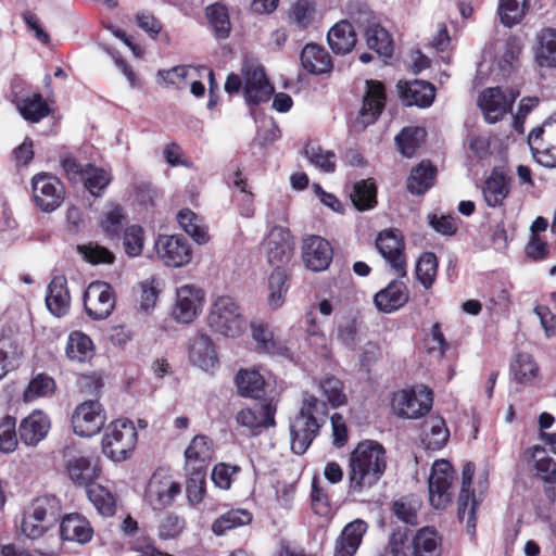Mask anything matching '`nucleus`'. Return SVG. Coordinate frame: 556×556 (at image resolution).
Listing matches in <instances>:
<instances>
[{
    "label": "nucleus",
    "mask_w": 556,
    "mask_h": 556,
    "mask_svg": "<svg viewBox=\"0 0 556 556\" xmlns=\"http://www.w3.org/2000/svg\"><path fill=\"white\" fill-rule=\"evenodd\" d=\"M388 456L383 445L374 440L361 441L349 457V489L352 494L369 491L387 470Z\"/></svg>",
    "instance_id": "f257e3e1"
},
{
    "label": "nucleus",
    "mask_w": 556,
    "mask_h": 556,
    "mask_svg": "<svg viewBox=\"0 0 556 556\" xmlns=\"http://www.w3.org/2000/svg\"><path fill=\"white\" fill-rule=\"evenodd\" d=\"M327 405L315 395L305 392L299 414L290 424L291 450L303 454L326 422Z\"/></svg>",
    "instance_id": "f03ea898"
},
{
    "label": "nucleus",
    "mask_w": 556,
    "mask_h": 556,
    "mask_svg": "<svg viewBox=\"0 0 556 556\" xmlns=\"http://www.w3.org/2000/svg\"><path fill=\"white\" fill-rule=\"evenodd\" d=\"M207 323L215 332L229 338L242 334L248 325L239 304L228 295H220L214 300Z\"/></svg>",
    "instance_id": "7ed1b4c3"
},
{
    "label": "nucleus",
    "mask_w": 556,
    "mask_h": 556,
    "mask_svg": "<svg viewBox=\"0 0 556 556\" xmlns=\"http://www.w3.org/2000/svg\"><path fill=\"white\" fill-rule=\"evenodd\" d=\"M137 430L132 421L117 419L111 422L102 439V451L113 462L130 457L137 443Z\"/></svg>",
    "instance_id": "20e7f679"
},
{
    "label": "nucleus",
    "mask_w": 556,
    "mask_h": 556,
    "mask_svg": "<svg viewBox=\"0 0 556 556\" xmlns=\"http://www.w3.org/2000/svg\"><path fill=\"white\" fill-rule=\"evenodd\" d=\"M181 486L166 468L156 469L146 488L144 501L154 510H163L173 505L180 494Z\"/></svg>",
    "instance_id": "39448f33"
},
{
    "label": "nucleus",
    "mask_w": 556,
    "mask_h": 556,
    "mask_svg": "<svg viewBox=\"0 0 556 556\" xmlns=\"http://www.w3.org/2000/svg\"><path fill=\"white\" fill-rule=\"evenodd\" d=\"M528 143L538 163L556 167V112L529 134Z\"/></svg>",
    "instance_id": "423d86ee"
},
{
    "label": "nucleus",
    "mask_w": 556,
    "mask_h": 556,
    "mask_svg": "<svg viewBox=\"0 0 556 556\" xmlns=\"http://www.w3.org/2000/svg\"><path fill=\"white\" fill-rule=\"evenodd\" d=\"M432 402L431 391L421 386L417 389L395 392L391 405L397 416L414 419L427 414L431 409Z\"/></svg>",
    "instance_id": "0eeeda50"
},
{
    "label": "nucleus",
    "mask_w": 556,
    "mask_h": 556,
    "mask_svg": "<svg viewBox=\"0 0 556 556\" xmlns=\"http://www.w3.org/2000/svg\"><path fill=\"white\" fill-rule=\"evenodd\" d=\"M454 470L444 459L435 460L428 480L429 501L435 509H444L452 502Z\"/></svg>",
    "instance_id": "6e6552de"
},
{
    "label": "nucleus",
    "mask_w": 556,
    "mask_h": 556,
    "mask_svg": "<svg viewBox=\"0 0 556 556\" xmlns=\"http://www.w3.org/2000/svg\"><path fill=\"white\" fill-rule=\"evenodd\" d=\"M204 302L203 289L193 283L181 285L176 288L172 316L178 323L190 324L202 312Z\"/></svg>",
    "instance_id": "1a4fd4ad"
},
{
    "label": "nucleus",
    "mask_w": 556,
    "mask_h": 556,
    "mask_svg": "<svg viewBox=\"0 0 556 556\" xmlns=\"http://www.w3.org/2000/svg\"><path fill=\"white\" fill-rule=\"evenodd\" d=\"M262 251L271 266L283 268L293 256V236L288 228L275 226L263 239Z\"/></svg>",
    "instance_id": "9d476101"
},
{
    "label": "nucleus",
    "mask_w": 556,
    "mask_h": 556,
    "mask_svg": "<svg viewBox=\"0 0 556 556\" xmlns=\"http://www.w3.org/2000/svg\"><path fill=\"white\" fill-rule=\"evenodd\" d=\"M31 187L34 201L43 212L54 211L64 200L63 185L53 175L41 173L34 176Z\"/></svg>",
    "instance_id": "9b49d317"
},
{
    "label": "nucleus",
    "mask_w": 556,
    "mask_h": 556,
    "mask_svg": "<svg viewBox=\"0 0 556 556\" xmlns=\"http://www.w3.org/2000/svg\"><path fill=\"white\" fill-rule=\"evenodd\" d=\"M106 416L98 401H86L79 404L72 416L73 430L80 437H92L102 429Z\"/></svg>",
    "instance_id": "f8f14e48"
},
{
    "label": "nucleus",
    "mask_w": 556,
    "mask_h": 556,
    "mask_svg": "<svg viewBox=\"0 0 556 556\" xmlns=\"http://www.w3.org/2000/svg\"><path fill=\"white\" fill-rule=\"evenodd\" d=\"M84 305L92 319H105L115 306L112 287L104 281L91 282L85 290Z\"/></svg>",
    "instance_id": "ddd939ff"
},
{
    "label": "nucleus",
    "mask_w": 556,
    "mask_h": 556,
    "mask_svg": "<svg viewBox=\"0 0 556 556\" xmlns=\"http://www.w3.org/2000/svg\"><path fill=\"white\" fill-rule=\"evenodd\" d=\"M188 359L192 366L205 371L214 372L218 368L219 359L216 346L210 336L197 333L188 344Z\"/></svg>",
    "instance_id": "4468645a"
},
{
    "label": "nucleus",
    "mask_w": 556,
    "mask_h": 556,
    "mask_svg": "<svg viewBox=\"0 0 556 556\" xmlns=\"http://www.w3.org/2000/svg\"><path fill=\"white\" fill-rule=\"evenodd\" d=\"M243 74V94L249 104H260L270 99L274 88L267 80L264 70L254 64H245Z\"/></svg>",
    "instance_id": "2eb2a0df"
},
{
    "label": "nucleus",
    "mask_w": 556,
    "mask_h": 556,
    "mask_svg": "<svg viewBox=\"0 0 556 556\" xmlns=\"http://www.w3.org/2000/svg\"><path fill=\"white\" fill-rule=\"evenodd\" d=\"M155 248L159 257L166 266L182 267L192 258L191 248L184 237L160 236Z\"/></svg>",
    "instance_id": "dca6fc26"
},
{
    "label": "nucleus",
    "mask_w": 556,
    "mask_h": 556,
    "mask_svg": "<svg viewBox=\"0 0 556 556\" xmlns=\"http://www.w3.org/2000/svg\"><path fill=\"white\" fill-rule=\"evenodd\" d=\"M517 94L509 90L505 93L500 87L489 88L479 97V106L490 124L500 121L510 109Z\"/></svg>",
    "instance_id": "f3484780"
},
{
    "label": "nucleus",
    "mask_w": 556,
    "mask_h": 556,
    "mask_svg": "<svg viewBox=\"0 0 556 556\" xmlns=\"http://www.w3.org/2000/svg\"><path fill=\"white\" fill-rule=\"evenodd\" d=\"M386 104L384 87L380 81L366 80V92L363 105L355 121L361 129L374 124L380 116Z\"/></svg>",
    "instance_id": "a211bd4d"
},
{
    "label": "nucleus",
    "mask_w": 556,
    "mask_h": 556,
    "mask_svg": "<svg viewBox=\"0 0 556 556\" xmlns=\"http://www.w3.org/2000/svg\"><path fill=\"white\" fill-rule=\"evenodd\" d=\"M376 247L389 262L392 269L401 277H405L406 271V256L404 254V242L399 233L393 230H386L380 232L376 240Z\"/></svg>",
    "instance_id": "6ab92c4d"
},
{
    "label": "nucleus",
    "mask_w": 556,
    "mask_h": 556,
    "mask_svg": "<svg viewBox=\"0 0 556 556\" xmlns=\"http://www.w3.org/2000/svg\"><path fill=\"white\" fill-rule=\"evenodd\" d=\"M475 465L466 463L462 471V489L457 500V515L460 521H466L469 529L476 528V509L479 505L471 490Z\"/></svg>",
    "instance_id": "aec40b11"
},
{
    "label": "nucleus",
    "mask_w": 556,
    "mask_h": 556,
    "mask_svg": "<svg viewBox=\"0 0 556 556\" xmlns=\"http://www.w3.org/2000/svg\"><path fill=\"white\" fill-rule=\"evenodd\" d=\"M333 251L330 243L319 236H309L302 242V260L312 271H321L329 267Z\"/></svg>",
    "instance_id": "412c9836"
},
{
    "label": "nucleus",
    "mask_w": 556,
    "mask_h": 556,
    "mask_svg": "<svg viewBox=\"0 0 556 556\" xmlns=\"http://www.w3.org/2000/svg\"><path fill=\"white\" fill-rule=\"evenodd\" d=\"M532 56L538 68L556 70V28L544 27L535 34Z\"/></svg>",
    "instance_id": "4be33fe9"
},
{
    "label": "nucleus",
    "mask_w": 556,
    "mask_h": 556,
    "mask_svg": "<svg viewBox=\"0 0 556 556\" xmlns=\"http://www.w3.org/2000/svg\"><path fill=\"white\" fill-rule=\"evenodd\" d=\"M185 470L204 472L213 458L212 441L205 435H195L185 451Z\"/></svg>",
    "instance_id": "5701e85b"
},
{
    "label": "nucleus",
    "mask_w": 556,
    "mask_h": 556,
    "mask_svg": "<svg viewBox=\"0 0 556 556\" xmlns=\"http://www.w3.org/2000/svg\"><path fill=\"white\" fill-rule=\"evenodd\" d=\"M368 525L362 519L349 522L336 539L334 556H354L367 532Z\"/></svg>",
    "instance_id": "b1692460"
},
{
    "label": "nucleus",
    "mask_w": 556,
    "mask_h": 556,
    "mask_svg": "<svg viewBox=\"0 0 556 556\" xmlns=\"http://www.w3.org/2000/svg\"><path fill=\"white\" fill-rule=\"evenodd\" d=\"M409 299L406 285L400 280H392L384 289L375 295V304L380 312L392 313L404 306Z\"/></svg>",
    "instance_id": "393cba45"
},
{
    "label": "nucleus",
    "mask_w": 556,
    "mask_h": 556,
    "mask_svg": "<svg viewBox=\"0 0 556 556\" xmlns=\"http://www.w3.org/2000/svg\"><path fill=\"white\" fill-rule=\"evenodd\" d=\"M49 429V417L40 410H35L22 420L18 432L23 443L34 446L46 438Z\"/></svg>",
    "instance_id": "a878e982"
},
{
    "label": "nucleus",
    "mask_w": 556,
    "mask_h": 556,
    "mask_svg": "<svg viewBox=\"0 0 556 556\" xmlns=\"http://www.w3.org/2000/svg\"><path fill=\"white\" fill-rule=\"evenodd\" d=\"M66 471L68 478L78 485L88 486L94 482L99 476V468L92 463L90 457L84 455H73L66 460Z\"/></svg>",
    "instance_id": "bb28decb"
},
{
    "label": "nucleus",
    "mask_w": 556,
    "mask_h": 556,
    "mask_svg": "<svg viewBox=\"0 0 556 556\" xmlns=\"http://www.w3.org/2000/svg\"><path fill=\"white\" fill-rule=\"evenodd\" d=\"M60 532L63 540L79 544L88 543L93 535L90 522L79 514L65 516L62 519Z\"/></svg>",
    "instance_id": "cd10ccee"
},
{
    "label": "nucleus",
    "mask_w": 556,
    "mask_h": 556,
    "mask_svg": "<svg viewBox=\"0 0 556 556\" xmlns=\"http://www.w3.org/2000/svg\"><path fill=\"white\" fill-rule=\"evenodd\" d=\"M66 285L64 276H55L48 286L46 305L56 317L64 316L70 309L71 296Z\"/></svg>",
    "instance_id": "c85d7f7f"
},
{
    "label": "nucleus",
    "mask_w": 556,
    "mask_h": 556,
    "mask_svg": "<svg viewBox=\"0 0 556 556\" xmlns=\"http://www.w3.org/2000/svg\"><path fill=\"white\" fill-rule=\"evenodd\" d=\"M275 410L271 403L262 404L255 408H243L237 414L236 420L240 426L251 430L270 427L275 425Z\"/></svg>",
    "instance_id": "c756f323"
},
{
    "label": "nucleus",
    "mask_w": 556,
    "mask_h": 556,
    "mask_svg": "<svg viewBox=\"0 0 556 556\" xmlns=\"http://www.w3.org/2000/svg\"><path fill=\"white\" fill-rule=\"evenodd\" d=\"M33 515V520H39L50 529L61 516L60 500L53 495L37 497L27 510Z\"/></svg>",
    "instance_id": "7c9ffc66"
},
{
    "label": "nucleus",
    "mask_w": 556,
    "mask_h": 556,
    "mask_svg": "<svg viewBox=\"0 0 556 556\" xmlns=\"http://www.w3.org/2000/svg\"><path fill=\"white\" fill-rule=\"evenodd\" d=\"M328 43L331 50L338 54L350 52L356 43L354 26L349 21H340L328 31Z\"/></svg>",
    "instance_id": "2f4dec72"
},
{
    "label": "nucleus",
    "mask_w": 556,
    "mask_h": 556,
    "mask_svg": "<svg viewBox=\"0 0 556 556\" xmlns=\"http://www.w3.org/2000/svg\"><path fill=\"white\" fill-rule=\"evenodd\" d=\"M66 356L70 361L75 363L89 362L94 354L93 342L89 336L81 331H72L67 337Z\"/></svg>",
    "instance_id": "473e14b6"
},
{
    "label": "nucleus",
    "mask_w": 556,
    "mask_h": 556,
    "mask_svg": "<svg viewBox=\"0 0 556 556\" xmlns=\"http://www.w3.org/2000/svg\"><path fill=\"white\" fill-rule=\"evenodd\" d=\"M303 67L313 74H324L331 70V58L321 47L311 43L306 45L301 53Z\"/></svg>",
    "instance_id": "72a5a7b5"
},
{
    "label": "nucleus",
    "mask_w": 556,
    "mask_h": 556,
    "mask_svg": "<svg viewBox=\"0 0 556 556\" xmlns=\"http://www.w3.org/2000/svg\"><path fill=\"white\" fill-rule=\"evenodd\" d=\"M482 193L488 206H501L509 193L505 175L496 170L492 172L490 177L484 181Z\"/></svg>",
    "instance_id": "f704fd0d"
},
{
    "label": "nucleus",
    "mask_w": 556,
    "mask_h": 556,
    "mask_svg": "<svg viewBox=\"0 0 556 556\" xmlns=\"http://www.w3.org/2000/svg\"><path fill=\"white\" fill-rule=\"evenodd\" d=\"M450 432L441 417H430L422 425V442L429 450H440L447 442Z\"/></svg>",
    "instance_id": "c9c22d12"
},
{
    "label": "nucleus",
    "mask_w": 556,
    "mask_h": 556,
    "mask_svg": "<svg viewBox=\"0 0 556 556\" xmlns=\"http://www.w3.org/2000/svg\"><path fill=\"white\" fill-rule=\"evenodd\" d=\"M236 384L242 396L261 399L264 394L265 380L255 369H240L236 376Z\"/></svg>",
    "instance_id": "e433bc0d"
},
{
    "label": "nucleus",
    "mask_w": 556,
    "mask_h": 556,
    "mask_svg": "<svg viewBox=\"0 0 556 556\" xmlns=\"http://www.w3.org/2000/svg\"><path fill=\"white\" fill-rule=\"evenodd\" d=\"M16 105L23 118L31 123L40 122L50 113L49 105L40 93L22 97Z\"/></svg>",
    "instance_id": "4c0bfd02"
},
{
    "label": "nucleus",
    "mask_w": 556,
    "mask_h": 556,
    "mask_svg": "<svg viewBox=\"0 0 556 556\" xmlns=\"http://www.w3.org/2000/svg\"><path fill=\"white\" fill-rule=\"evenodd\" d=\"M251 331L260 351L270 355L289 357V349L282 342L274 340L271 331L265 325L253 324Z\"/></svg>",
    "instance_id": "58836bf2"
},
{
    "label": "nucleus",
    "mask_w": 556,
    "mask_h": 556,
    "mask_svg": "<svg viewBox=\"0 0 556 556\" xmlns=\"http://www.w3.org/2000/svg\"><path fill=\"white\" fill-rule=\"evenodd\" d=\"M437 168L430 162H421L412 169L407 179V189L413 194L425 193L434 181Z\"/></svg>",
    "instance_id": "ea45409f"
},
{
    "label": "nucleus",
    "mask_w": 556,
    "mask_h": 556,
    "mask_svg": "<svg viewBox=\"0 0 556 556\" xmlns=\"http://www.w3.org/2000/svg\"><path fill=\"white\" fill-rule=\"evenodd\" d=\"M205 67H194L189 65H178L170 70H163L157 72V77L167 86H173L178 89H184L188 85L190 78H198L201 71Z\"/></svg>",
    "instance_id": "a19ab883"
},
{
    "label": "nucleus",
    "mask_w": 556,
    "mask_h": 556,
    "mask_svg": "<svg viewBox=\"0 0 556 556\" xmlns=\"http://www.w3.org/2000/svg\"><path fill=\"white\" fill-rule=\"evenodd\" d=\"M251 521L252 514L249 510L242 508L230 509L212 523V531L216 535H224L232 529L249 525Z\"/></svg>",
    "instance_id": "79ce46f5"
},
{
    "label": "nucleus",
    "mask_w": 556,
    "mask_h": 556,
    "mask_svg": "<svg viewBox=\"0 0 556 556\" xmlns=\"http://www.w3.org/2000/svg\"><path fill=\"white\" fill-rule=\"evenodd\" d=\"M288 292L287 274L283 268H274L268 277L267 303L271 309L280 308Z\"/></svg>",
    "instance_id": "37998d69"
},
{
    "label": "nucleus",
    "mask_w": 556,
    "mask_h": 556,
    "mask_svg": "<svg viewBox=\"0 0 556 556\" xmlns=\"http://www.w3.org/2000/svg\"><path fill=\"white\" fill-rule=\"evenodd\" d=\"M440 538L437 531L426 527L420 529L413 541L414 556H440Z\"/></svg>",
    "instance_id": "c03bdc74"
},
{
    "label": "nucleus",
    "mask_w": 556,
    "mask_h": 556,
    "mask_svg": "<svg viewBox=\"0 0 556 556\" xmlns=\"http://www.w3.org/2000/svg\"><path fill=\"white\" fill-rule=\"evenodd\" d=\"M403 97L406 99L408 105L415 104L420 108H428L434 100L435 91L431 84L415 80L406 86L403 91Z\"/></svg>",
    "instance_id": "a18cd8bd"
},
{
    "label": "nucleus",
    "mask_w": 556,
    "mask_h": 556,
    "mask_svg": "<svg viewBox=\"0 0 556 556\" xmlns=\"http://www.w3.org/2000/svg\"><path fill=\"white\" fill-rule=\"evenodd\" d=\"M177 220L180 227L190 237H192L197 243L204 244L208 241L210 236L202 223V219L198 217L191 210H180L177 214Z\"/></svg>",
    "instance_id": "49530a36"
},
{
    "label": "nucleus",
    "mask_w": 556,
    "mask_h": 556,
    "mask_svg": "<svg viewBox=\"0 0 556 556\" xmlns=\"http://www.w3.org/2000/svg\"><path fill=\"white\" fill-rule=\"evenodd\" d=\"M367 46L379 55L391 56L393 52V42L389 33L379 25L372 23L365 33Z\"/></svg>",
    "instance_id": "de8ad7c7"
},
{
    "label": "nucleus",
    "mask_w": 556,
    "mask_h": 556,
    "mask_svg": "<svg viewBox=\"0 0 556 556\" xmlns=\"http://www.w3.org/2000/svg\"><path fill=\"white\" fill-rule=\"evenodd\" d=\"M112 175L109 170L97 167L92 164L85 166L84 185L86 189L93 195L100 197L105 188L110 185Z\"/></svg>",
    "instance_id": "09e8293b"
},
{
    "label": "nucleus",
    "mask_w": 556,
    "mask_h": 556,
    "mask_svg": "<svg viewBox=\"0 0 556 556\" xmlns=\"http://www.w3.org/2000/svg\"><path fill=\"white\" fill-rule=\"evenodd\" d=\"M318 391L321 396L334 408L344 405L348 397L343 391V383L333 376H325L318 381Z\"/></svg>",
    "instance_id": "8fccbe9b"
},
{
    "label": "nucleus",
    "mask_w": 556,
    "mask_h": 556,
    "mask_svg": "<svg viewBox=\"0 0 556 556\" xmlns=\"http://www.w3.org/2000/svg\"><path fill=\"white\" fill-rule=\"evenodd\" d=\"M354 206L359 211L372 208L376 203V186L371 179L355 182L350 194Z\"/></svg>",
    "instance_id": "3c124183"
},
{
    "label": "nucleus",
    "mask_w": 556,
    "mask_h": 556,
    "mask_svg": "<svg viewBox=\"0 0 556 556\" xmlns=\"http://www.w3.org/2000/svg\"><path fill=\"white\" fill-rule=\"evenodd\" d=\"M510 370L517 382L531 383L539 374V367L533 357L527 353H520L510 365Z\"/></svg>",
    "instance_id": "603ef678"
},
{
    "label": "nucleus",
    "mask_w": 556,
    "mask_h": 556,
    "mask_svg": "<svg viewBox=\"0 0 556 556\" xmlns=\"http://www.w3.org/2000/svg\"><path fill=\"white\" fill-rule=\"evenodd\" d=\"M426 136V130L421 127H407L395 137L396 146L400 152L412 157L416 150L420 147Z\"/></svg>",
    "instance_id": "864d4df0"
},
{
    "label": "nucleus",
    "mask_w": 556,
    "mask_h": 556,
    "mask_svg": "<svg viewBox=\"0 0 556 556\" xmlns=\"http://www.w3.org/2000/svg\"><path fill=\"white\" fill-rule=\"evenodd\" d=\"M528 453L534 462V467L542 479L556 483V462L549 457L544 447L535 445Z\"/></svg>",
    "instance_id": "5fc2aeb1"
},
{
    "label": "nucleus",
    "mask_w": 556,
    "mask_h": 556,
    "mask_svg": "<svg viewBox=\"0 0 556 556\" xmlns=\"http://www.w3.org/2000/svg\"><path fill=\"white\" fill-rule=\"evenodd\" d=\"M315 15L314 0H294L289 10V22L300 29L307 28Z\"/></svg>",
    "instance_id": "6e6d98bb"
},
{
    "label": "nucleus",
    "mask_w": 556,
    "mask_h": 556,
    "mask_svg": "<svg viewBox=\"0 0 556 556\" xmlns=\"http://www.w3.org/2000/svg\"><path fill=\"white\" fill-rule=\"evenodd\" d=\"M88 498L97 510L103 516H112L115 511V500L110 491L98 483H91L86 488Z\"/></svg>",
    "instance_id": "4d7b16f0"
},
{
    "label": "nucleus",
    "mask_w": 556,
    "mask_h": 556,
    "mask_svg": "<svg viewBox=\"0 0 556 556\" xmlns=\"http://www.w3.org/2000/svg\"><path fill=\"white\" fill-rule=\"evenodd\" d=\"M528 11L527 0H501L498 14L503 25L511 27L521 22Z\"/></svg>",
    "instance_id": "13d9d810"
},
{
    "label": "nucleus",
    "mask_w": 556,
    "mask_h": 556,
    "mask_svg": "<svg viewBox=\"0 0 556 556\" xmlns=\"http://www.w3.org/2000/svg\"><path fill=\"white\" fill-rule=\"evenodd\" d=\"M205 14L210 25L218 38H226L230 33V21L227 8L217 2L206 7Z\"/></svg>",
    "instance_id": "bf43d9fd"
},
{
    "label": "nucleus",
    "mask_w": 556,
    "mask_h": 556,
    "mask_svg": "<svg viewBox=\"0 0 556 556\" xmlns=\"http://www.w3.org/2000/svg\"><path fill=\"white\" fill-rule=\"evenodd\" d=\"M438 261L437 256L431 252L424 253L415 268V275L417 280L422 285L425 289H430L437 277Z\"/></svg>",
    "instance_id": "052dcab7"
},
{
    "label": "nucleus",
    "mask_w": 556,
    "mask_h": 556,
    "mask_svg": "<svg viewBox=\"0 0 556 556\" xmlns=\"http://www.w3.org/2000/svg\"><path fill=\"white\" fill-rule=\"evenodd\" d=\"M55 382L46 374L33 378L23 393L25 402H33L38 397L49 396L54 392Z\"/></svg>",
    "instance_id": "680f3d73"
},
{
    "label": "nucleus",
    "mask_w": 556,
    "mask_h": 556,
    "mask_svg": "<svg viewBox=\"0 0 556 556\" xmlns=\"http://www.w3.org/2000/svg\"><path fill=\"white\" fill-rule=\"evenodd\" d=\"M22 356V351L9 338L0 339V379L14 369Z\"/></svg>",
    "instance_id": "e2e57ef3"
},
{
    "label": "nucleus",
    "mask_w": 556,
    "mask_h": 556,
    "mask_svg": "<svg viewBox=\"0 0 556 556\" xmlns=\"http://www.w3.org/2000/svg\"><path fill=\"white\" fill-rule=\"evenodd\" d=\"M420 503L417 500L403 497L394 502L393 514L404 523L416 526Z\"/></svg>",
    "instance_id": "0e129e2a"
},
{
    "label": "nucleus",
    "mask_w": 556,
    "mask_h": 556,
    "mask_svg": "<svg viewBox=\"0 0 556 556\" xmlns=\"http://www.w3.org/2000/svg\"><path fill=\"white\" fill-rule=\"evenodd\" d=\"M125 216L122 208L115 204H110L104 212L101 220V228L111 238L118 237Z\"/></svg>",
    "instance_id": "69168bd1"
},
{
    "label": "nucleus",
    "mask_w": 556,
    "mask_h": 556,
    "mask_svg": "<svg viewBox=\"0 0 556 556\" xmlns=\"http://www.w3.org/2000/svg\"><path fill=\"white\" fill-rule=\"evenodd\" d=\"M17 446L16 420L5 416L0 420V452L12 453Z\"/></svg>",
    "instance_id": "338daca9"
},
{
    "label": "nucleus",
    "mask_w": 556,
    "mask_h": 556,
    "mask_svg": "<svg viewBox=\"0 0 556 556\" xmlns=\"http://www.w3.org/2000/svg\"><path fill=\"white\" fill-rule=\"evenodd\" d=\"M231 184L235 188L240 190V215L245 218H252L254 216L255 210L253 205V194L247 190V181L241 177V173L236 170L231 178Z\"/></svg>",
    "instance_id": "774afa93"
}]
</instances>
